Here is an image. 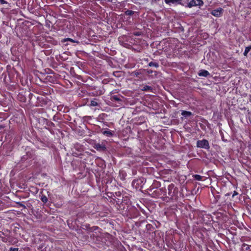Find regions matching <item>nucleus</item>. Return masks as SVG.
Listing matches in <instances>:
<instances>
[{
	"label": "nucleus",
	"instance_id": "obj_4",
	"mask_svg": "<svg viewBox=\"0 0 251 251\" xmlns=\"http://www.w3.org/2000/svg\"><path fill=\"white\" fill-rule=\"evenodd\" d=\"M146 181V179L141 177L138 179H134L132 182V186L136 190H141Z\"/></svg>",
	"mask_w": 251,
	"mask_h": 251
},
{
	"label": "nucleus",
	"instance_id": "obj_16",
	"mask_svg": "<svg viewBox=\"0 0 251 251\" xmlns=\"http://www.w3.org/2000/svg\"><path fill=\"white\" fill-rule=\"evenodd\" d=\"M160 186V182L156 180H154L151 186H150V187L148 188V190L149 192H151V191L153 190L159 189L158 188H159Z\"/></svg>",
	"mask_w": 251,
	"mask_h": 251
},
{
	"label": "nucleus",
	"instance_id": "obj_27",
	"mask_svg": "<svg viewBox=\"0 0 251 251\" xmlns=\"http://www.w3.org/2000/svg\"><path fill=\"white\" fill-rule=\"evenodd\" d=\"M241 249L243 251H251V245L243 243L242 245Z\"/></svg>",
	"mask_w": 251,
	"mask_h": 251
},
{
	"label": "nucleus",
	"instance_id": "obj_5",
	"mask_svg": "<svg viewBox=\"0 0 251 251\" xmlns=\"http://www.w3.org/2000/svg\"><path fill=\"white\" fill-rule=\"evenodd\" d=\"M203 4V2L202 0H191L189 2L185 1V2L183 3V6L189 8L196 6H201Z\"/></svg>",
	"mask_w": 251,
	"mask_h": 251
},
{
	"label": "nucleus",
	"instance_id": "obj_31",
	"mask_svg": "<svg viewBox=\"0 0 251 251\" xmlns=\"http://www.w3.org/2000/svg\"><path fill=\"white\" fill-rule=\"evenodd\" d=\"M47 121H49V120L45 119V118H42L40 120V123H41L43 124V126H44V128L46 129V127L48 126V123H47Z\"/></svg>",
	"mask_w": 251,
	"mask_h": 251
},
{
	"label": "nucleus",
	"instance_id": "obj_40",
	"mask_svg": "<svg viewBox=\"0 0 251 251\" xmlns=\"http://www.w3.org/2000/svg\"><path fill=\"white\" fill-rule=\"evenodd\" d=\"M125 13L126 15L132 16L134 14V11L130 10H127L126 11H125Z\"/></svg>",
	"mask_w": 251,
	"mask_h": 251
},
{
	"label": "nucleus",
	"instance_id": "obj_44",
	"mask_svg": "<svg viewBox=\"0 0 251 251\" xmlns=\"http://www.w3.org/2000/svg\"><path fill=\"white\" fill-rule=\"evenodd\" d=\"M70 41V42H72V43L75 42V41H74V40H73V39H71V38H66V39H65L64 40V41Z\"/></svg>",
	"mask_w": 251,
	"mask_h": 251
},
{
	"label": "nucleus",
	"instance_id": "obj_12",
	"mask_svg": "<svg viewBox=\"0 0 251 251\" xmlns=\"http://www.w3.org/2000/svg\"><path fill=\"white\" fill-rule=\"evenodd\" d=\"M122 98H123V97L121 95H111L110 100L113 102H116L118 104L117 106H121L123 102Z\"/></svg>",
	"mask_w": 251,
	"mask_h": 251
},
{
	"label": "nucleus",
	"instance_id": "obj_43",
	"mask_svg": "<svg viewBox=\"0 0 251 251\" xmlns=\"http://www.w3.org/2000/svg\"><path fill=\"white\" fill-rule=\"evenodd\" d=\"M46 79H47V80L50 81V82L53 81V78L51 76H47V77H46Z\"/></svg>",
	"mask_w": 251,
	"mask_h": 251
},
{
	"label": "nucleus",
	"instance_id": "obj_2",
	"mask_svg": "<svg viewBox=\"0 0 251 251\" xmlns=\"http://www.w3.org/2000/svg\"><path fill=\"white\" fill-rule=\"evenodd\" d=\"M149 195L153 198L160 199L164 201V198L166 197V189L165 187H162L156 189L149 192Z\"/></svg>",
	"mask_w": 251,
	"mask_h": 251
},
{
	"label": "nucleus",
	"instance_id": "obj_34",
	"mask_svg": "<svg viewBox=\"0 0 251 251\" xmlns=\"http://www.w3.org/2000/svg\"><path fill=\"white\" fill-rule=\"evenodd\" d=\"M40 199H41V201L43 202H44V203H46L47 202V201H48V199L46 197V196H45V195L41 193V194L40 195Z\"/></svg>",
	"mask_w": 251,
	"mask_h": 251
},
{
	"label": "nucleus",
	"instance_id": "obj_18",
	"mask_svg": "<svg viewBox=\"0 0 251 251\" xmlns=\"http://www.w3.org/2000/svg\"><path fill=\"white\" fill-rule=\"evenodd\" d=\"M100 132L103 135L108 137H113L115 133L114 131L111 130L108 128H106L105 130L101 129Z\"/></svg>",
	"mask_w": 251,
	"mask_h": 251
},
{
	"label": "nucleus",
	"instance_id": "obj_49",
	"mask_svg": "<svg viewBox=\"0 0 251 251\" xmlns=\"http://www.w3.org/2000/svg\"><path fill=\"white\" fill-rule=\"evenodd\" d=\"M76 77L77 78L80 79V75H76Z\"/></svg>",
	"mask_w": 251,
	"mask_h": 251
},
{
	"label": "nucleus",
	"instance_id": "obj_21",
	"mask_svg": "<svg viewBox=\"0 0 251 251\" xmlns=\"http://www.w3.org/2000/svg\"><path fill=\"white\" fill-rule=\"evenodd\" d=\"M124 198H116V199H113V200L115 201V202L116 203V204L118 205L119 208H122V206L123 205V203L124 201H126V199L123 200Z\"/></svg>",
	"mask_w": 251,
	"mask_h": 251
},
{
	"label": "nucleus",
	"instance_id": "obj_19",
	"mask_svg": "<svg viewBox=\"0 0 251 251\" xmlns=\"http://www.w3.org/2000/svg\"><path fill=\"white\" fill-rule=\"evenodd\" d=\"M205 212L204 211H201L199 209H195V215L198 216V218H197L196 221H200L204 217Z\"/></svg>",
	"mask_w": 251,
	"mask_h": 251
},
{
	"label": "nucleus",
	"instance_id": "obj_47",
	"mask_svg": "<svg viewBox=\"0 0 251 251\" xmlns=\"http://www.w3.org/2000/svg\"><path fill=\"white\" fill-rule=\"evenodd\" d=\"M238 194L236 191H234L233 194L232 195V197H234L235 196L237 195Z\"/></svg>",
	"mask_w": 251,
	"mask_h": 251
},
{
	"label": "nucleus",
	"instance_id": "obj_41",
	"mask_svg": "<svg viewBox=\"0 0 251 251\" xmlns=\"http://www.w3.org/2000/svg\"><path fill=\"white\" fill-rule=\"evenodd\" d=\"M16 204H18L20 207H22L24 209H25L26 208L25 205H24L21 202H17Z\"/></svg>",
	"mask_w": 251,
	"mask_h": 251
},
{
	"label": "nucleus",
	"instance_id": "obj_25",
	"mask_svg": "<svg viewBox=\"0 0 251 251\" xmlns=\"http://www.w3.org/2000/svg\"><path fill=\"white\" fill-rule=\"evenodd\" d=\"M146 228L147 231H149L150 233L151 232H152V233L154 234V235H155V231H153L154 227L152 225L150 224H148L146 226Z\"/></svg>",
	"mask_w": 251,
	"mask_h": 251
},
{
	"label": "nucleus",
	"instance_id": "obj_45",
	"mask_svg": "<svg viewBox=\"0 0 251 251\" xmlns=\"http://www.w3.org/2000/svg\"><path fill=\"white\" fill-rule=\"evenodd\" d=\"M0 2L2 4H6L7 3V1H6L4 0H0Z\"/></svg>",
	"mask_w": 251,
	"mask_h": 251
},
{
	"label": "nucleus",
	"instance_id": "obj_6",
	"mask_svg": "<svg viewBox=\"0 0 251 251\" xmlns=\"http://www.w3.org/2000/svg\"><path fill=\"white\" fill-rule=\"evenodd\" d=\"M51 92H53V90L49 86L41 87L37 92V94L44 97L50 95Z\"/></svg>",
	"mask_w": 251,
	"mask_h": 251
},
{
	"label": "nucleus",
	"instance_id": "obj_26",
	"mask_svg": "<svg viewBox=\"0 0 251 251\" xmlns=\"http://www.w3.org/2000/svg\"><path fill=\"white\" fill-rule=\"evenodd\" d=\"M76 216L78 219H82L83 220H85V218H86V212H85L84 211H80L78 212Z\"/></svg>",
	"mask_w": 251,
	"mask_h": 251
},
{
	"label": "nucleus",
	"instance_id": "obj_42",
	"mask_svg": "<svg viewBox=\"0 0 251 251\" xmlns=\"http://www.w3.org/2000/svg\"><path fill=\"white\" fill-rule=\"evenodd\" d=\"M19 249L17 248L10 247L9 249V251H18Z\"/></svg>",
	"mask_w": 251,
	"mask_h": 251
},
{
	"label": "nucleus",
	"instance_id": "obj_37",
	"mask_svg": "<svg viewBox=\"0 0 251 251\" xmlns=\"http://www.w3.org/2000/svg\"><path fill=\"white\" fill-rule=\"evenodd\" d=\"M148 66L151 67H154L157 68L159 67V64L158 63H157L156 62L151 61L149 63Z\"/></svg>",
	"mask_w": 251,
	"mask_h": 251
},
{
	"label": "nucleus",
	"instance_id": "obj_52",
	"mask_svg": "<svg viewBox=\"0 0 251 251\" xmlns=\"http://www.w3.org/2000/svg\"><path fill=\"white\" fill-rule=\"evenodd\" d=\"M148 72L149 73H152V71H149Z\"/></svg>",
	"mask_w": 251,
	"mask_h": 251
},
{
	"label": "nucleus",
	"instance_id": "obj_20",
	"mask_svg": "<svg viewBox=\"0 0 251 251\" xmlns=\"http://www.w3.org/2000/svg\"><path fill=\"white\" fill-rule=\"evenodd\" d=\"M47 123H48V126L46 127V129H48L51 134H54V131L52 127H55V124L50 121H47Z\"/></svg>",
	"mask_w": 251,
	"mask_h": 251
},
{
	"label": "nucleus",
	"instance_id": "obj_22",
	"mask_svg": "<svg viewBox=\"0 0 251 251\" xmlns=\"http://www.w3.org/2000/svg\"><path fill=\"white\" fill-rule=\"evenodd\" d=\"M198 74L199 76L203 77H207L208 76L210 75L208 71L203 69L200 70Z\"/></svg>",
	"mask_w": 251,
	"mask_h": 251
},
{
	"label": "nucleus",
	"instance_id": "obj_17",
	"mask_svg": "<svg viewBox=\"0 0 251 251\" xmlns=\"http://www.w3.org/2000/svg\"><path fill=\"white\" fill-rule=\"evenodd\" d=\"M224 10L222 8H218L216 9L213 10L211 11L210 13L216 17H220L223 13Z\"/></svg>",
	"mask_w": 251,
	"mask_h": 251
},
{
	"label": "nucleus",
	"instance_id": "obj_13",
	"mask_svg": "<svg viewBox=\"0 0 251 251\" xmlns=\"http://www.w3.org/2000/svg\"><path fill=\"white\" fill-rule=\"evenodd\" d=\"M100 230H98V231H95L94 232L90 233V238L94 243H97V241L100 240L101 237L100 236Z\"/></svg>",
	"mask_w": 251,
	"mask_h": 251
},
{
	"label": "nucleus",
	"instance_id": "obj_48",
	"mask_svg": "<svg viewBox=\"0 0 251 251\" xmlns=\"http://www.w3.org/2000/svg\"><path fill=\"white\" fill-rule=\"evenodd\" d=\"M4 127H5V126H3V125H0V130H1V129H2L4 128Z\"/></svg>",
	"mask_w": 251,
	"mask_h": 251
},
{
	"label": "nucleus",
	"instance_id": "obj_3",
	"mask_svg": "<svg viewBox=\"0 0 251 251\" xmlns=\"http://www.w3.org/2000/svg\"><path fill=\"white\" fill-rule=\"evenodd\" d=\"M25 153L21 158V161L24 163L25 161L30 162L34 159L35 154L34 151L30 148L26 147L25 149Z\"/></svg>",
	"mask_w": 251,
	"mask_h": 251
},
{
	"label": "nucleus",
	"instance_id": "obj_30",
	"mask_svg": "<svg viewBox=\"0 0 251 251\" xmlns=\"http://www.w3.org/2000/svg\"><path fill=\"white\" fill-rule=\"evenodd\" d=\"M9 117V114L7 113L0 112V119L1 121L6 119Z\"/></svg>",
	"mask_w": 251,
	"mask_h": 251
},
{
	"label": "nucleus",
	"instance_id": "obj_32",
	"mask_svg": "<svg viewBox=\"0 0 251 251\" xmlns=\"http://www.w3.org/2000/svg\"><path fill=\"white\" fill-rule=\"evenodd\" d=\"M18 99L21 102H25L26 101V98L25 96L21 93L18 94Z\"/></svg>",
	"mask_w": 251,
	"mask_h": 251
},
{
	"label": "nucleus",
	"instance_id": "obj_24",
	"mask_svg": "<svg viewBox=\"0 0 251 251\" xmlns=\"http://www.w3.org/2000/svg\"><path fill=\"white\" fill-rule=\"evenodd\" d=\"M95 149L98 151H105L106 149L105 145L99 143L96 144Z\"/></svg>",
	"mask_w": 251,
	"mask_h": 251
},
{
	"label": "nucleus",
	"instance_id": "obj_1",
	"mask_svg": "<svg viewBox=\"0 0 251 251\" xmlns=\"http://www.w3.org/2000/svg\"><path fill=\"white\" fill-rule=\"evenodd\" d=\"M168 195L164 198V201L169 202L172 201H177L179 198H183V194L179 191L178 187L174 183H171L168 186Z\"/></svg>",
	"mask_w": 251,
	"mask_h": 251
},
{
	"label": "nucleus",
	"instance_id": "obj_39",
	"mask_svg": "<svg viewBox=\"0 0 251 251\" xmlns=\"http://www.w3.org/2000/svg\"><path fill=\"white\" fill-rule=\"evenodd\" d=\"M251 50V45L249 46L248 47H247L245 48V51L243 53L244 55L245 56H247L248 53Z\"/></svg>",
	"mask_w": 251,
	"mask_h": 251
},
{
	"label": "nucleus",
	"instance_id": "obj_46",
	"mask_svg": "<svg viewBox=\"0 0 251 251\" xmlns=\"http://www.w3.org/2000/svg\"><path fill=\"white\" fill-rule=\"evenodd\" d=\"M191 0H181L180 4L183 5V3L185 2V1H188V2H189Z\"/></svg>",
	"mask_w": 251,
	"mask_h": 251
},
{
	"label": "nucleus",
	"instance_id": "obj_50",
	"mask_svg": "<svg viewBox=\"0 0 251 251\" xmlns=\"http://www.w3.org/2000/svg\"><path fill=\"white\" fill-rule=\"evenodd\" d=\"M241 242H244V241H245V240L244 239H243V238H242L241 239Z\"/></svg>",
	"mask_w": 251,
	"mask_h": 251
},
{
	"label": "nucleus",
	"instance_id": "obj_28",
	"mask_svg": "<svg viewBox=\"0 0 251 251\" xmlns=\"http://www.w3.org/2000/svg\"><path fill=\"white\" fill-rule=\"evenodd\" d=\"M195 209L192 211V212L189 215V218L191 220H194V223L196 220L197 218H198V216L195 215Z\"/></svg>",
	"mask_w": 251,
	"mask_h": 251
},
{
	"label": "nucleus",
	"instance_id": "obj_33",
	"mask_svg": "<svg viewBox=\"0 0 251 251\" xmlns=\"http://www.w3.org/2000/svg\"><path fill=\"white\" fill-rule=\"evenodd\" d=\"M141 90L144 91H151L152 88L149 85H144L142 87Z\"/></svg>",
	"mask_w": 251,
	"mask_h": 251
},
{
	"label": "nucleus",
	"instance_id": "obj_38",
	"mask_svg": "<svg viewBox=\"0 0 251 251\" xmlns=\"http://www.w3.org/2000/svg\"><path fill=\"white\" fill-rule=\"evenodd\" d=\"M113 196H114V198H115V199H116L117 198H124V197L123 196H122V193L120 191L116 192L115 193V194H113Z\"/></svg>",
	"mask_w": 251,
	"mask_h": 251
},
{
	"label": "nucleus",
	"instance_id": "obj_10",
	"mask_svg": "<svg viewBox=\"0 0 251 251\" xmlns=\"http://www.w3.org/2000/svg\"><path fill=\"white\" fill-rule=\"evenodd\" d=\"M104 93V90L102 87H94L90 94L93 96H99L103 95Z\"/></svg>",
	"mask_w": 251,
	"mask_h": 251
},
{
	"label": "nucleus",
	"instance_id": "obj_36",
	"mask_svg": "<svg viewBox=\"0 0 251 251\" xmlns=\"http://www.w3.org/2000/svg\"><path fill=\"white\" fill-rule=\"evenodd\" d=\"M203 177V176H201V175H194L193 176V177L194 178V179H195L196 180H199V181L203 180H202Z\"/></svg>",
	"mask_w": 251,
	"mask_h": 251
},
{
	"label": "nucleus",
	"instance_id": "obj_11",
	"mask_svg": "<svg viewBox=\"0 0 251 251\" xmlns=\"http://www.w3.org/2000/svg\"><path fill=\"white\" fill-rule=\"evenodd\" d=\"M127 209L128 211H126V210L125 214H126L127 217L132 218L137 217L138 215L139 212L136 208L130 207L129 209H128L127 207Z\"/></svg>",
	"mask_w": 251,
	"mask_h": 251
},
{
	"label": "nucleus",
	"instance_id": "obj_7",
	"mask_svg": "<svg viewBox=\"0 0 251 251\" xmlns=\"http://www.w3.org/2000/svg\"><path fill=\"white\" fill-rule=\"evenodd\" d=\"M212 221V217L210 214H207L205 212V215H204V217L201 219L200 221H195V223L196 224L199 225L201 224L208 225L210 224V222Z\"/></svg>",
	"mask_w": 251,
	"mask_h": 251
},
{
	"label": "nucleus",
	"instance_id": "obj_8",
	"mask_svg": "<svg viewBox=\"0 0 251 251\" xmlns=\"http://www.w3.org/2000/svg\"><path fill=\"white\" fill-rule=\"evenodd\" d=\"M50 100L47 97H44L42 96H38L36 98V102L35 103V105H41L43 106L48 104L49 101Z\"/></svg>",
	"mask_w": 251,
	"mask_h": 251
},
{
	"label": "nucleus",
	"instance_id": "obj_51",
	"mask_svg": "<svg viewBox=\"0 0 251 251\" xmlns=\"http://www.w3.org/2000/svg\"><path fill=\"white\" fill-rule=\"evenodd\" d=\"M54 118H55V116H53V120H54V121H55Z\"/></svg>",
	"mask_w": 251,
	"mask_h": 251
},
{
	"label": "nucleus",
	"instance_id": "obj_23",
	"mask_svg": "<svg viewBox=\"0 0 251 251\" xmlns=\"http://www.w3.org/2000/svg\"><path fill=\"white\" fill-rule=\"evenodd\" d=\"M29 102L31 104H35L34 101L36 100L37 97L33 95L31 93H29L28 94Z\"/></svg>",
	"mask_w": 251,
	"mask_h": 251
},
{
	"label": "nucleus",
	"instance_id": "obj_9",
	"mask_svg": "<svg viewBox=\"0 0 251 251\" xmlns=\"http://www.w3.org/2000/svg\"><path fill=\"white\" fill-rule=\"evenodd\" d=\"M197 147L198 148H202L207 150H208L210 148L208 141L206 139L197 141Z\"/></svg>",
	"mask_w": 251,
	"mask_h": 251
},
{
	"label": "nucleus",
	"instance_id": "obj_14",
	"mask_svg": "<svg viewBox=\"0 0 251 251\" xmlns=\"http://www.w3.org/2000/svg\"><path fill=\"white\" fill-rule=\"evenodd\" d=\"M0 238L3 242L11 243V238L8 231L6 232L0 231Z\"/></svg>",
	"mask_w": 251,
	"mask_h": 251
},
{
	"label": "nucleus",
	"instance_id": "obj_35",
	"mask_svg": "<svg viewBox=\"0 0 251 251\" xmlns=\"http://www.w3.org/2000/svg\"><path fill=\"white\" fill-rule=\"evenodd\" d=\"M97 99H94V100H92L91 101L90 105L91 106H97L99 105V103L97 102Z\"/></svg>",
	"mask_w": 251,
	"mask_h": 251
},
{
	"label": "nucleus",
	"instance_id": "obj_15",
	"mask_svg": "<svg viewBox=\"0 0 251 251\" xmlns=\"http://www.w3.org/2000/svg\"><path fill=\"white\" fill-rule=\"evenodd\" d=\"M83 228L86 230L89 233L94 232L95 231L98 230H101L98 226H90L89 224H86L83 226Z\"/></svg>",
	"mask_w": 251,
	"mask_h": 251
},
{
	"label": "nucleus",
	"instance_id": "obj_29",
	"mask_svg": "<svg viewBox=\"0 0 251 251\" xmlns=\"http://www.w3.org/2000/svg\"><path fill=\"white\" fill-rule=\"evenodd\" d=\"M181 114L185 118H187L192 115V113L190 111H187L185 110H182L181 111Z\"/></svg>",
	"mask_w": 251,
	"mask_h": 251
}]
</instances>
